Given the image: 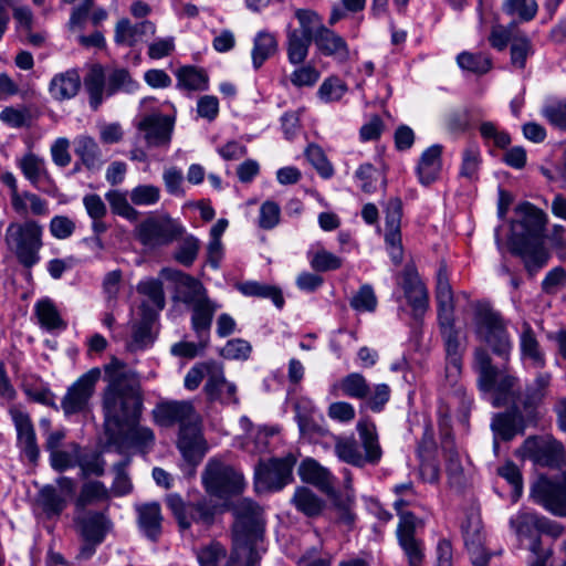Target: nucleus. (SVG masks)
I'll return each instance as SVG.
<instances>
[{"mask_svg":"<svg viewBox=\"0 0 566 566\" xmlns=\"http://www.w3.org/2000/svg\"><path fill=\"white\" fill-rule=\"evenodd\" d=\"M474 329L476 337L486 343L492 352L507 358L513 344L502 315L486 302L474 305Z\"/></svg>","mask_w":566,"mask_h":566,"instance_id":"obj_6","label":"nucleus"},{"mask_svg":"<svg viewBox=\"0 0 566 566\" xmlns=\"http://www.w3.org/2000/svg\"><path fill=\"white\" fill-rule=\"evenodd\" d=\"M165 502L182 531L189 530L192 525L208 528L213 524L218 513V504L205 496L186 503L179 494L170 493Z\"/></svg>","mask_w":566,"mask_h":566,"instance_id":"obj_8","label":"nucleus"},{"mask_svg":"<svg viewBox=\"0 0 566 566\" xmlns=\"http://www.w3.org/2000/svg\"><path fill=\"white\" fill-rule=\"evenodd\" d=\"M523 455L534 464L543 468H559L565 458V450L551 434L528 437L522 446Z\"/></svg>","mask_w":566,"mask_h":566,"instance_id":"obj_13","label":"nucleus"},{"mask_svg":"<svg viewBox=\"0 0 566 566\" xmlns=\"http://www.w3.org/2000/svg\"><path fill=\"white\" fill-rule=\"evenodd\" d=\"M108 385L103 394L104 429H116L140 420L144 399L134 371L116 357L104 366Z\"/></svg>","mask_w":566,"mask_h":566,"instance_id":"obj_1","label":"nucleus"},{"mask_svg":"<svg viewBox=\"0 0 566 566\" xmlns=\"http://www.w3.org/2000/svg\"><path fill=\"white\" fill-rule=\"evenodd\" d=\"M139 87L137 81H135L128 70L126 69H116L114 70L107 78L106 84V93L108 96L114 95L115 93L123 91L126 93H134Z\"/></svg>","mask_w":566,"mask_h":566,"instance_id":"obj_56","label":"nucleus"},{"mask_svg":"<svg viewBox=\"0 0 566 566\" xmlns=\"http://www.w3.org/2000/svg\"><path fill=\"white\" fill-rule=\"evenodd\" d=\"M74 151L88 170H98L103 165L102 151L96 140L88 135L74 138Z\"/></svg>","mask_w":566,"mask_h":566,"instance_id":"obj_39","label":"nucleus"},{"mask_svg":"<svg viewBox=\"0 0 566 566\" xmlns=\"http://www.w3.org/2000/svg\"><path fill=\"white\" fill-rule=\"evenodd\" d=\"M137 129L144 133L148 146L167 145L171 138L172 122L160 113L145 115L138 123Z\"/></svg>","mask_w":566,"mask_h":566,"instance_id":"obj_25","label":"nucleus"},{"mask_svg":"<svg viewBox=\"0 0 566 566\" xmlns=\"http://www.w3.org/2000/svg\"><path fill=\"white\" fill-rule=\"evenodd\" d=\"M340 391L343 396L364 400L373 411L379 412L390 398V388L386 384H377L373 388L360 373H350L332 386V392Z\"/></svg>","mask_w":566,"mask_h":566,"instance_id":"obj_9","label":"nucleus"},{"mask_svg":"<svg viewBox=\"0 0 566 566\" xmlns=\"http://www.w3.org/2000/svg\"><path fill=\"white\" fill-rule=\"evenodd\" d=\"M137 240L150 248L167 245L184 233V228L169 217H150L135 230Z\"/></svg>","mask_w":566,"mask_h":566,"instance_id":"obj_14","label":"nucleus"},{"mask_svg":"<svg viewBox=\"0 0 566 566\" xmlns=\"http://www.w3.org/2000/svg\"><path fill=\"white\" fill-rule=\"evenodd\" d=\"M10 416L17 430L19 449L31 463H36L40 457V449L30 416L15 407L10 409Z\"/></svg>","mask_w":566,"mask_h":566,"instance_id":"obj_24","label":"nucleus"},{"mask_svg":"<svg viewBox=\"0 0 566 566\" xmlns=\"http://www.w3.org/2000/svg\"><path fill=\"white\" fill-rule=\"evenodd\" d=\"M511 252L520 256L530 277L547 265L549 253L543 242L512 244Z\"/></svg>","mask_w":566,"mask_h":566,"instance_id":"obj_30","label":"nucleus"},{"mask_svg":"<svg viewBox=\"0 0 566 566\" xmlns=\"http://www.w3.org/2000/svg\"><path fill=\"white\" fill-rule=\"evenodd\" d=\"M447 357L448 376H458L462 370V357L465 346L462 342L461 331L455 319L438 323Z\"/></svg>","mask_w":566,"mask_h":566,"instance_id":"obj_21","label":"nucleus"},{"mask_svg":"<svg viewBox=\"0 0 566 566\" xmlns=\"http://www.w3.org/2000/svg\"><path fill=\"white\" fill-rule=\"evenodd\" d=\"M481 164L480 150L476 146H469L462 154L460 176L473 180L478 176Z\"/></svg>","mask_w":566,"mask_h":566,"instance_id":"obj_63","label":"nucleus"},{"mask_svg":"<svg viewBox=\"0 0 566 566\" xmlns=\"http://www.w3.org/2000/svg\"><path fill=\"white\" fill-rule=\"evenodd\" d=\"M201 483L207 494L226 500L240 495L247 488L243 473L221 458H210L201 473Z\"/></svg>","mask_w":566,"mask_h":566,"instance_id":"obj_5","label":"nucleus"},{"mask_svg":"<svg viewBox=\"0 0 566 566\" xmlns=\"http://www.w3.org/2000/svg\"><path fill=\"white\" fill-rule=\"evenodd\" d=\"M74 523L82 539L103 543L113 523L105 511H76Z\"/></svg>","mask_w":566,"mask_h":566,"instance_id":"obj_23","label":"nucleus"},{"mask_svg":"<svg viewBox=\"0 0 566 566\" xmlns=\"http://www.w3.org/2000/svg\"><path fill=\"white\" fill-rule=\"evenodd\" d=\"M531 496L553 515L566 517V470L556 479L539 476L532 486Z\"/></svg>","mask_w":566,"mask_h":566,"instance_id":"obj_12","label":"nucleus"},{"mask_svg":"<svg viewBox=\"0 0 566 566\" xmlns=\"http://www.w3.org/2000/svg\"><path fill=\"white\" fill-rule=\"evenodd\" d=\"M238 290L245 296L270 298L277 308H282L284 305L282 291L277 286L256 281H247L240 283Z\"/></svg>","mask_w":566,"mask_h":566,"instance_id":"obj_47","label":"nucleus"},{"mask_svg":"<svg viewBox=\"0 0 566 566\" xmlns=\"http://www.w3.org/2000/svg\"><path fill=\"white\" fill-rule=\"evenodd\" d=\"M552 381L549 373H538L524 391L523 408L526 412L537 409L546 398Z\"/></svg>","mask_w":566,"mask_h":566,"instance_id":"obj_41","label":"nucleus"},{"mask_svg":"<svg viewBox=\"0 0 566 566\" xmlns=\"http://www.w3.org/2000/svg\"><path fill=\"white\" fill-rule=\"evenodd\" d=\"M292 502L297 511L308 517L318 516L325 507L324 500L307 488H297Z\"/></svg>","mask_w":566,"mask_h":566,"instance_id":"obj_45","label":"nucleus"},{"mask_svg":"<svg viewBox=\"0 0 566 566\" xmlns=\"http://www.w3.org/2000/svg\"><path fill=\"white\" fill-rule=\"evenodd\" d=\"M156 33V25L149 20L132 23L127 18L117 21L114 30V41L118 45L134 48L146 41L145 38Z\"/></svg>","mask_w":566,"mask_h":566,"instance_id":"obj_26","label":"nucleus"},{"mask_svg":"<svg viewBox=\"0 0 566 566\" xmlns=\"http://www.w3.org/2000/svg\"><path fill=\"white\" fill-rule=\"evenodd\" d=\"M56 485L46 484L38 495V502L48 517L60 516L66 509L69 499L75 494V481L69 476H60Z\"/></svg>","mask_w":566,"mask_h":566,"instance_id":"obj_17","label":"nucleus"},{"mask_svg":"<svg viewBox=\"0 0 566 566\" xmlns=\"http://www.w3.org/2000/svg\"><path fill=\"white\" fill-rule=\"evenodd\" d=\"M136 512L139 528L147 538L156 542L163 531L160 505L156 502L140 504L136 506Z\"/></svg>","mask_w":566,"mask_h":566,"instance_id":"obj_33","label":"nucleus"},{"mask_svg":"<svg viewBox=\"0 0 566 566\" xmlns=\"http://www.w3.org/2000/svg\"><path fill=\"white\" fill-rule=\"evenodd\" d=\"M219 307L220 305L212 300H206L201 304L191 306V329L201 348H206L209 344L213 316Z\"/></svg>","mask_w":566,"mask_h":566,"instance_id":"obj_28","label":"nucleus"},{"mask_svg":"<svg viewBox=\"0 0 566 566\" xmlns=\"http://www.w3.org/2000/svg\"><path fill=\"white\" fill-rule=\"evenodd\" d=\"M359 441L354 438L339 437L335 441V454L350 465L364 468L377 465L382 458L375 423L369 419H360L356 426Z\"/></svg>","mask_w":566,"mask_h":566,"instance_id":"obj_2","label":"nucleus"},{"mask_svg":"<svg viewBox=\"0 0 566 566\" xmlns=\"http://www.w3.org/2000/svg\"><path fill=\"white\" fill-rule=\"evenodd\" d=\"M226 557V548L217 542L200 548L197 553V559L200 566H220ZM237 558H239V549L234 548V552L232 553L226 566H234Z\"/></svg>","mask_w":566,"mask_h":566,"instance_id":"obj_49","label":"nucleus"},{"mask_svg":"<svg viewBox=\"0 0 566 566\" xmlns=\"http://www.w3.org/2000/svg\"><path fill=\"white\" fill-rule=\"evenodd\" d=\"M385 242L395 264L402 261L401 217L402 202L399 198L388 200L385 209Z\"/></svg>","mask_w":566,"mask_h":566,"instance_id":"obj_20","label":"nucleus"},{"mask_svg":"<svg viewBox=\"0 0 566 566\" xmlns=\"http://www.w3.org/2000/svg\"><path fill=\"white\" fill-rule=\"evenodd\" d=\"M436 302L438 323L455 319L454 295L444 265L440 266L437 273Z\"/></svg>","mask_w":566,"mask_h":566,"instance_id":"obj_31","label":"nucleus"},{"mask_svg":"<svg viewBox=\"0 0 566 566\" xmlns=\"http://www.w3.org/2000/svg\"><path fill=\"white\" fill-rule=\"evenodd\" d=\"M441 155V145H432L421 154L416 168L421 185L429 186L438 179L442 167Z\"/></svg>","mask_w":566,"mask_h":566,"instance_id":"obj_32","label":"nucleus"},{"mask_svg":"<svg viewBox=\"0 0 566 566\" xmlns=\"http://www.w3.org/2000/svg\"><path fill=\"white\" fill-rule=\"evenodd\" d=\"M84 86L90 96V105L97 109L103 102L105 86V74L99 65H94L84 77Z\"/></svg>","mask_w":566,"mask_h":566,"instance_id":"obj_50","label":"nucleus"},{"mask_svg":"<svg viewBox=\"0 0 566 566\" xmlns=\"http://www.w3.org/2000/svg\"><path fill=\"white\" fill-rule=\"evenodd\" d=\"M492 429L502 440L510 441L517 433H523V419L515 413L497 415L492 422Z\"/></svg>","mask_w":566,"mask_h":566,"instance_id":"obj_51","label":"nucleus"},{"mask_svg":"<svg viewBox=\"0 0 566 566\" xmlns=\"http://www.w3.org/2000/svg\"><path fill=\"white\" fill-rule=\"evenodd\" d=\"M234 516L232 526L235 549L253 552V546L263 537L265 518L263 509L251 499H241L231 506Z\"/></svg>","mask_w":566,"mask_h":566,"instance_id":"obj_4","label":"nucleus"},{"mask_svg":"<svg viewBox=\"0 0 566 566\" xmlns=\"http://www.w3.org/2000/svg\"><path fill=\"white\" fill-rule=\"evenodd\" d=\"M415 496L402 495L394 502L392 506L399 517L397 525L398 544L407 556L409 566H421L424 558L422 541L416 537V531L423 526L422 520L405 507L412 504Z\"/></svg>","mask_w":566,"mask_h":566,"instance_id":"obj_7","label":"nucleus"},{"mask_svg":"<svg viewBox=\"0 0 566 566\" xmlns=\"http://www.w3.org/2000/svg\"><path fill=\"white\" fill-rule=\"evenodd\" d=\"M462 533L473 565L488 566L490 557L481 546V533L479 523H475L473 526L471 524L462 525Z\"/></svg>","mask_w":566,"mask_h":566,"instance_id":"obj_46","label":"nucleus"},{"mask_svg":"<svg viewBox=\"0 0 566 566\" xmlns=\"http://www.w3.org/2000/svg\"><path fill=\"white\" fill-rule=\"evenodd\" d=\"M101 374V369L94 367L67 388L61 400V408L66 416L83 413L90 409V401Z\"/></svg>","mask_w":566,"mask_h":566,"instance_id":"obj_15","label":"nucleus"},{"mask_svg":"<svg viewBox=\"0 0 566 566\" xmlns=\"http://www.w3.org/2000/svg\"><path fill=\"white\" fill-rule=\"evenodd\" d=\"M542 115L553 126L566 130V99L545 104L542 108Z\"/></svg>","mask_w":566,"mask_h":566,"instance_id":"obj_64","label":"nucleus"},{"mask_svg":"<svg viewBox=\"0 0 566 566\" xmlns=\"http://www.w3.org/2000/svg\"><path fill=\"white\" fill-rule=\"evenodd\" d=\"M516 219L511 224V245L543 242L547 213L531 202L520 203L515 208Z\"/></svg>","mask_w":566,"mask_h":566,"instance_id":"obj_10","label":"nucleus"},{"mask_svg":"<svg viewBox=\"0 0 566 566\" xmlns=\"http://www.w3.org/2000/svg\"><path fill=\"white\" fill-rule=\"evenodd\" d=\"M457 62L462 70L476 75H483L492 69L491 56L483 52H462L458 55Z\"/></svg>","mask_w":566,"mask_h":566,"instance_id":"obj_54","label":"nucleus"},{"mask_svg":"<svg viewBox=\"0 0 566 566\" xmlns=\"http://www.w3.org/2000/svg\"><path fill=\"white\" fill-rule=\"evenodd\" d=\"M177 448L184 460L196 468L208 452V443L201 430V419L179 428Z\"/></svg>","mask_w":566,"mask_h":566,"instance_id":"obj_19","label":"nucleus"},{"mask_svg":"<svg viewBox=\"0 0 566 566\" xmlns=\"http://www.w3.org/2000/svg\"><path fill=\"white\" fill-rule=\"evenodd\" d=\"M35 313L41 326L48 331L66 328V323L61 318L56 306L51 300L39 301L35 304Z\"/></svg>","mask_w":566,"mask_h":566,"instance_id":"obj_52","label":"nucleus"},{"mask_svg":"<svg viewBox=\"0 0 566 566\" xmlns=\"http://www.w3.org/2000/svg\"><path fill=\"white\" fill-rule=\"evenodd\" d=\"M537 3L535 0H504L502 10L511 17H518L521 21H531L537 13Z\"/></svg>","mask_w":566,"mask_h":566,"instance_id":"obj_59","label":"nucleus"},{"mask_svg":"<svg viewBox=\"0 0 566 566\" xmlns=\"http://www.w3.org/2000/svg\"><path fill=\"white\" fill-rule=\"evenodd\" d=\"M521 359L535 369L546 366V355L532 325L524 321L518 333Z\"/></svg>","mask_w":566,"mask_h":566,"instance_id":"obj_27","label":"nucleus"},{"mask_svg":"<svg viewBox=\"0 0 566 566\" xmlns=\"http://www.w3.org/2000/svg\"><path fill=\"white\" fill-rule=\"evenodd\" d=\"M277 51L276 38L266 31L259 32L253 42L252 63L255 70H259L264 62L273 56Z\"/></svg>","mask_w":566,"mask_h":566,"instance_id":"obj_44","label":"nucleus"},{"mask_svg":"<svg viewBox=\"0 0 566 566\" xmlns=\"http://www.w3.org/2000/svg\"><path fill=\"white\" fill-rule=\"evenodd\" d=\"M105 199L109 203L114 214L120 216L128 221H137L139 212L128 202L127 196L120 190H109L105 193Z\"/></svg>","mask_w":566,"mask_h":566,"instance_id":"obj_55","label":"nucleus"},{"mask_svg":"<svg viewBox=\"0 0 566 566\" xmlns=\"http://www.w3.org/2000/svg\"><path fill=\"white\" fill-rule=\"evenodd\" d=\"M312 42H314L313 39L289 27L286 31V54L289 62L294 65L303 64L308 55Z\"/></svg>","mask_w":566,"mask_h":566,"instance_id":"obj_42","label":"nucleus"},{"mask_svg":"<svg viewBox=\"0 0 566 566\" xmlns=\"http://www.w3.org/2000/svg\"><path fill=\"white\" fill-rule=\"evenodd\" d=\"M18 167L21 169L24 178L39 191L54 196L57 188L52 179L44 158L27 153L18 160Z\"/></svg>","mask_w":566,"mask_h":566,"instance_id":"obj_22","label":"nucleus"},{"mask_svg":"<svg viewBox=\"0 0 566 566\" xmlns=\"http://www.w3.org/2000/svg\"><path fill=\"white\" fill-rule=\"evenodd\" d=\"M156 424L165 428L179 424V428L199 422L200 416L189 400H166L156 405L151 411Z\"/></svg>","mask_w":566,"mask_h":566,"instance_id":"obj_16","label":"nucleus"},{"mask_svg":"<svg viewBox=\"0 0 566 566\" xmlns=\"http://www.w3.org/2000/svg\"><path fill=\"white\" fill-rule=\"evenodd\" d=\"M76 467L80 468V476L87 479L90 476H102L105 473L106 461L102 453L93 451L76 454Z\"/></svg>","mask_w":566,"mask_h":566,"instance_id":"obj_53","label":"nucleus"},{"mask_svg":"<svg viewBox=\"0 0 566 566\" xmlns=\"http://www.w3.org/2000/svg\"><path fill=\"white\" fill-rule=\"evenodd\" d=\"M177 86L188 91H206L209 85L207 73L192 65L180 67L176 72Z\"/></svg>","mask_w":566,"mask_h":566,"instance_id":"obj_48","label":"nucleus"},{"mask_svg":"<svg viewBox=\"0 0 566 566\" xmlns=\"http://www.w3.org/2000/svg\"><path fill=\"white\" fill-rule=\"evenodd\" d=\"M314 43L324 55L333 56L338 62H346L349 59V49L345 39L327 27L321 28Z\"/></svg>","mask_w":566,"mask_h":566,"instance_id":"obj_35","label":"nucleus"},{"mask_svg":"<svg viewBox=\"0 0 566 566\" xmlns=\"http://www.w3.org/2000/svg\"><path fill=\"white\" fill-rule=\"evenodd\" d=\"M105 436L107 443L114 446L119 453L135 449L146 454L154 448L156 442L154 430L140 424V420L126 422L124 427L116 429H107Z\"/></svg>","mask_w":566,"mask_h":566,"instance_id":"obj_11","label":"nucleus"},{"mask_svg":"<svg viewBox=\"0 0 566 566\" xmlns=\"http://www.w3.org/2000/svg\"><path fill=\"white\" fill-rule=\"evenodd\" d=\"M81 77L76 70H67L53 76L49 91L56 101L73 98L80 91Z\"/></svg>","mask_w":566,"mask_h":566,"instance_id":"obj_38","label":"nucleus"},{"mask_svg":"<svg viewBox=\"0 0 566 566\" xmlns=\"http://www.w3.org/2000/svg\"><path fill=\"white\" fill-rule=\"evenodd\" d=\"M111 500V491L98 480H88L84 482L74 501L76 511H88V506L108 502Z\"/></svg>","mask_w":566,"mask_h":566,"instance_id":"obj_37","label":"nucleus"},{"mask_svg":"<svg viewBox=\"0 0 566 566\" xmlns=\"http://www.w3.org/2000/svg\"><path fill=\"white\" fill-rule=\"evenodd\" d=\"M541 515L531 511H520L510 518V526L520 541L539 534Z\"/></svg>","mask_w":566,"mask_h":566,"instance_id":"obj_43","label":"nucleus"},{"mask_svg":"<svg viewBox=\"0 0 566 566\" xmlns=\"http://www.w3.org/2000/svg\"><path fill=\"white\" fill-rule=\"evenodd\" d=\"M298 475L304 482L317 486L325 493L329 494L334 491V476L326 468L322 467L312 458H307L301 462Z\"/></svg>","mask_w":566,"mask_h":566,"instance_id":"obj_34","label":"nucleus"},{"mask_svg":"<svg viewBox=\"0 0 566 566\" xmlns=\"http://www.w3.org/2000/svg\"><path fill=\"white\" fill-rule=\"evenodd\" d=\"M473 368L479 374L478 384L481 390L490 391L495 388L497 368L492 364L491 356L483 347L474 350Z\"/></svg>","mask_w":566,"mask_h":566,"instance_id":"obj_40","label":"nucleus"},{"mask_svg":"<svg viewBox=\"0 0 566 566\" xmlns=\"http://www.w3.org/2000/svg\"><path fill=\"white\" fill-rule=\"evenodd\" d=\"M43 231V226L34 219L10 222L7 227L6 247L24 269L30 270L40 262Z\"/></svg>","mask_w":566,"mask_h":566,"instance_id":"obj_3","label":"nucleus"},{"mask_svg":"<svg viewBox=\"0 0 566 566\" xmlns=\"http://www.w3.org/2000/svg\"><path fill=\"white\" fill-rule=\"evenodd\" d=\"M295 18L298 20L300 29L295 31L302 32L315 41V36L321 32V28H325L322 18L313 10L297 9Z\"/></svg>","mask_w":566,"mask_h":566,"instance_id":"obj_58","label":"nucleus"},{"mask_svg":"<svg viewBox=\"0 0 566 566\" xmlns=\"http://www.w3.org/2000/svg\"><path fill=\"white\" fill-rule=\"evenodd\" d=\"M347 92V85L339 77L326 78L318 88V96L322 101L329 103L339 101Z\"/></svg>","mask_w":566,"mask_h":566,"instance_id":"obj_61","label":"nucleus"},{"mask_svg":"<svg viewBox=\"0 0 566 566\" xmlns=\"http://www.w3.org/2000/svg\"><path fill=\"white\" fill-rule=\"evenodd\" d=\"M511 65L515 70H524L530 56L534 54L532 41L526 36H516L512 40L510 46Z\"/></svg>","mask_w":566,"mask_h":566,"instance_id":"obj_57","label":"nucleus"},{"mask_svg":"<svg viewBox=\"0 0 566 566\" xmlns=\"http://www.w3.org/2000/svg\"><path fill=\"white\" fill-rule=\"evenodd\" d=\"M200 250V241L193 235L185 237L178 244L174 259L184 266H191Z\"/></svg>","mask_w":566,"mask_h":566,"instance_id":"obj_60","label":"nucleus"},{"mask_svg":"<svg viewBox=\"0 0 566 566\" xmlns=\"http://www.w3.org/2000/svg\"><path fill=\"white\" fill-rule=\"evenodd\" d=\"M170 277L177 282L182 303L195 306L196 304L203 303L206 300H211L203 284L191 275L175 271Z\"/></svg>","mask_w":566,"mask_h":566,"instance_id":"obj_36","label":"nucleus"},{"mask_svg":"<svg viewBox=\"0 0 566 566\" xmlns=\"http://www.w3.org/2000/svg\"><path fill=\"white\" fill-rule=\"evenodd\" d=\"M203 390L210 401L224 405L238 402L237 386L226 379L221 368L213 367L209 370Z\"/></svg>","mask_w":566,"mask_h":566,"instance_id":"obj_29","label":"nucleus"},{"mask_svg":"<svg viewBox=\"0 0 566 566\" xmlns=\"http://www.w3.org/2000/svg\"><path fill=\"white\" fill-rule=\"evenodd\" d=\"M294 464L295 459L292 455L260 462L254 473L256 486L265 490H281L291 482Z\"/></svg>","mask_w":566,"mask_h":566,"instance_id":"obj_18","label":"nucleus"},{"mask_svg":"<svg viewBox=\"0 0 566 566\" xmlns=\"http://www.w3.org/2000/svg\"><path fill=\"white\" fill-rule=\"evenodd\" d=\"M0 120L12 128L30 127L31 115L25 107L7 106L0 112Z\"/></svg>","mask_w":566,"mask_h":566,"instance_id":"obj_62","label":"nucleus"}]
</instances>
